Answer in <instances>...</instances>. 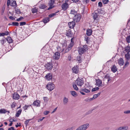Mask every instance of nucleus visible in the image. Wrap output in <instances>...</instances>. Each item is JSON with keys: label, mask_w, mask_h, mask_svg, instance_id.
Returning a JSON list of instances; mask_svg holds the SVG:
<instances>
[{"label": "nucleus", "mask_w": 130, "mask_h": 130, "mask_svg": "<svg viewBox=\"0 0 130 130\" xmlns=\"http://www.w3.org/2000/svg\"><path fill=\"white\" fill-rule=\"evenodd\" d=\"M89 126V124L86 123L81 125L75 130H86Z\"/></svg>", "instance_id": "nucleus-1"}, {"label": "nucleus", "mask_w": 130, "mask_h": 130, "mask_svg": "<svg viewBox=\"0 0 130 130\" xmlns=\"http://www.w3.org/2000/svg\"><path fill=\"white\" fill-rule=\"evenodd\" d=\"M87 46L86 45H84L82 47L80 48L78 50L79 54L80 55L83 54L87 50Z\"/></svg>", "instance_id": "nucleus-2"}, {"label": "nucleus", "mask_w": 130, "mask_h": 130, "mask_svg": "<svg viewBox=\"0 0 130 130\" xmlns=\"http://www.w3.org/2000/svg\"><path fill=\"white\" fill-rule=\"evenodd\" d=\"M46 87L50 91H52L54 88V85L51 82L49 83L46 85Z\"/></svg>", "instance_id": "nucleus-3"}, {"label": "nucleus", "mask_w": 130, "mask_h": 130, "mask_svg": "<svg viewBox=\"0 0 130 130\" xmlns=\"http://www.w3.org/2000/svg\"><path fill=\"white\" fill-rule=\"evenodd\" d=\"M76 82L77 85L79 86H82L84 84L83 79L82 78L80 79L78 78L77 79Z\"/></svg>", "instance_id": "nucleus-4"}, {"label": "nucleus", "mask_w": 130, "mask_h": 130, "mask_svg": "<svg viewBox=\"0 0 130 130\" xmlns=\"http://www.w3.org/2000/svg\"><path fill=\"white\" fill-rule=\"evenodd\" d=\"M80 15L79 14H77L74 16L73 20L74 22H79L80 20Z\"/></svg>", "instance_id": "nucleus-5"}, {"label": "nucleus", "mask_w": 130, "mask_h": 130, "mask_svg": "<svg viewBox=\"0 0 130 130\" xmlns=\"http://www.w3.org/2000/svg\"><path fill=\"white\" fill-rule=\"evenodd\" d=\"M45 66L46 69L48 70L52 69L53 67L52 64L51 62L47 63Z\"/></svg>", "instance_id": "nucleus-6"}, {"label": "nucleus", "mask_w": 130, "mask_h": 130, "mask_svg": "<svg viewBox=\"0 0 130 130\" xmlns=\"http://www.w3.org/2000/svg\"><path fill=\"white\" fill-rule=\"evenodd\" d=\"M20 96L17 92H15L13 94L12 98L15 100H18L20 98Z\"/></svg>", "instance_id": "nucleus-7"}, {"label": "nucleus", "mask_w": 130, "mask_h": 130, "mask_svg": "<svg viewBox=\"0 0 130 130\" xmlns=\"http://www.w3.org/2000/svg\"><path fill=\"white\" fill-rule=\"evenodd\" d=\"M60 57V54L58 52H57L54 53L53 57V58L56 60L58 59Z\"/></svg>", "instance_id": "nucleus-8"}, {"label": "nucleus", "mask_w": 130, "mask_h": 130, "mask_svg": "<svg viewBox=\"0 0 130 130\" xmlns=\"http://www.w3.org/2000/svg\"><path fill=\"white\" fill-rule=\"evenodd\" d=\"M33 104L34 106L40 107V102L39 100H36L34 102Z\"/></svg>", "instance_id": "nucleus-9"}, {"label": "nucleus", "mask_w": 130, "mask_h": 130, "mask_svg": "<svg viewBox=\"0 0 130 130\" xmlns=\"http://www.w3.org/2000/svg\"><path fill=\"white\" fill-rule=\"evenodd\" d=\"M128 129V127L127 126H121L117 129L116 130H127Z\"/></svg>", "instance_id": "nucleus-10"}, {"label": "nucleus", "mask_w": 130, "mask_h": 130, "mask_svg": "<svg viewBox=\"0 0 130 130\" xmlns=\"http://www.w3.org/2000/svg\"><path fill=\"white\" fill-rule=\"evenodd\" d=\"M45 77L48 80H50L52 78V75L50 73L47 74Z\"/></svg>", "instance_id": "nucleus-11"}, {"label": "nucleus", "mask_w": 130, "mask_h": 130, "mask_svg": "<svg viewBox=\"0 0 130 130\" xmlns=\"http://www.w3.org/2000/svg\"><path fill=\"white\" fill-rule=\"evenodd\" d=\"M96 85L99 87L103 86L102 82L99 79L96 80Z\"/></svg>", "instance_id": "nucleus-12"}, {"label": "nucleus", "mask_w": 130, "mask_h": 130, "mask_svg": "<svg viewBox=\"0 0 130 130\" xmlns=\"http://www.w3.org/2000/svg\"><path fill=\"white\" fill-rule=\"evenodd\" d=\"M68 4L66 3L63 4L61 5L62 9L64 10H66L68 8Z\"/></svg>", "instance_id": "nucleus-13"}, {"label": "nucleus", "mask_w": 130, "mask_h": 130, "mask_svg": "<svg viewBox=\"0 0 130 130\" xmlns=\"http://www.w3.org/2000/svg\"><path fill=\"white\" fill-rule=\"evenodd\" d=\"M10 6L14 8H15L17 6L16 2L15 1H11L10 2Z\"/></svg>", "instance_id": "nucleus-14"}, {"label": "nucleus", "mask_w": 130, "mask_h": 130, "mask_svg": "<svg viewBox=\"0 0 130 130\" xmlns=\"http://www.w3.org/2000/svg\"><path fill=\"white\" fill-rule=\"evenodd\" d=\"M73 72L75 73H77L79 69L77 66L74 67L72 69Z\"/></svg>", "instance_id": "nucleus-15"}, {"label": "nucleus", "mask_w": 130, "mask_h": 130, "mask_svg": "<svg viewBox=\"0 0 130 130\" xmlns=\"http://www.w3.org/2000/svg\"><path fill=\"white\" fill-rule=\"evenodd\" d=\"M68 24L69 27L71 28H74L75 25V23L74 21H72L68 23Z\"/></svg>", "instance_id": "nucleus-16"}, {"label": "nucleus", "mask_w": 130, "mask_h": 130, "mask_svg": "<svg viewBox=\"0 0 130 130\" xmlns=\"http://www.w3.org/2000/svg\"><path fill=\"white\" fill-rule=\"evenodd\" d=\"M9 34V32L7 31H5L4 32H0V37H3L5 36L8 35Z\"/></svg>", "instance_id": "nucleus-17"}, {"label": "nucleus", "mask_w": 130, "mask_h": 130, "mask_svg": "<svg viewBox=\"0 0 130 130\" xmlns=\"http://www.w3.org/2000/svg\"><path fill=\"white\" fill-rule=\"evenodd\" d=\"M98 13L96 12H94L92 14V16L93 19L94 20H98Z\"/></svg>", "instance_id": "nucleus-18"}, {"label": "nucleus", "mask_w": 130, "mask_h": 130, "mask_svg": "<svg viewBox=\"0 0 130 130\" xmlns=\"http://www.w3.org/2000/svg\"><path fill=\"white\" fill-rule=\"evenodd\" d=\"M74 37L72 38L71 40V42L69 44V46L70 47L72 48V46H73L74 44Z\"/></svg>", "instance_id": "nucleus-19"}, {"label": "nucleus", "mask_w": 130, "mask_h": 130, "mask_svg": "<svg viewBox=\"0 0 130 130\" xmlns=\"http://www.w3.org/2000/svg\"><path fill=\"white\" fill-rule=\"evenodd\" d=\"M124 61L122 58H120L118 60V63L119 64L120 66H122L124 64Z\"/></svg>", "instance_id": "nucleus-20"}, {"label": "nucleus", "mask_w": 130, "mask_h": 130, "mask_svg": "<svg viewBox=\"0 0 130 130\" xmlns=\"http://www.w3.org/2000/svg\"><path fill=\"white\" fill-rule=\"evenodd\" d=\"M6 38L7 41L9 43H10L13 42V40L11 37H8Z\"/></svg>", "instance_id": "nucleus-21"}, {"label": "nucleus", "mask_w": 130, "mask_h": 130, "mask_svg": "<svg viewBox=\"0 0 130 130\" xmlns=\"http://www.w3.org/2000/svg\"><path fill=\"white\" fill-rule=\"evenodd\" d=\"M7 41L6 38H4L0 40L1 44L3 45H4V44Z\"/></svg>", "instance_id": "nucleus-22"}, {"label": "nucleus", "mask_w": 130, "mask_h": 130, "mask_svg": "<svg viewBox=\"0 0 130 130\" xmlns=\"http://www.w3.org/2000/svg\"><path fill=\"white\" fill-rule=\"evenodd\" d=\"M111 70L113 73H115L117 71V69L116 66L115 65H113L111 68Z\"/></svg>", "instance_id": "nucleus-23"}, {"label": "nucleus", "mask_w": 130, "mask_h": 130, "mask_svg": "<svg viewBox=\"0 0 130 130\" xmlns=\"http://www.w3.org/2000/svg\"><path fill=\"white\" fill-rule=\"evenodd\" d=\"M63 102L64 105H66L68 102V98L66 97H64L63 99Z\"/></svg>", "instance_id": "nucleus-24"}, {"label": "nucleus", "mask_w": 130, "mask_h": 130, "mask_svg": "<svg viewBox=\"0 0 130 130\" xmlns=\"http://www.w3.org/2000/svg\"><path fill=\"white\" fill-rule=\"evenodd\" d=\"M22 111V109H20L15 114V116L17 117H19L20 115L21 114Z\"/></svg>", "instance_id": "nucleus-25"}, {"label": "nucleus", "mask_w": 130, "mask_h": 130, "mask_svg": "<svg viewBox=\"0 0 130 130\" xmlns=\"http://www.w3.org/2000/svg\"><path fill=\"white\" fill-rule=\"evenodd\" d=\"M92 30L91 29L87 30V31L86 34L88 36H90L92 34Z\"/></svg>", "instance_id": "nucleus-26"}, {"label": "nucleus", "mask_w": 130, "mask_h": 130, "mask_svg": "<svg viewBox=\"0 0 130 130\" xmlns=\"http://www.w3.org/2000/svg\"><path fill=\"white\" fill-rule=\"evenodd\" d=\"M70 13L75 15L77 14V12L76 11H75L74 9H72L71 10Z\"/></svg>", "instance_id": "nucleus-27"}, {"label": "nucleus", "mask_w": 130, "mask_h": 130, "mask_svg": "<svg viewBox=\"0 0 130 130\" xmlns=\"http://www.w3.org/2000/svg\"><path fill=\"white\" fill-rule=\"evenodd\" d=\"M125 50L127 53H129L130 52V47L127 46V47H125Z\"/></svg>", "instance_id": "nucleus-28"}, {"label": "nucleus", "mask_w": 130, "mask_h": 130, "mask_svg": "<svg viewBox=\"0 0 130 130\" xmlns=\"http://www.w3.org/2000/svg\"><path fill=\"white\" fill-rule=\"evenodd\" d=\"M81 91L84 92L86 93H88L90 91L89 89H87L85 88L82 89L81 90Z\"/></svg>", "instance_id": "nucleus-29"}, {"label": "nucleus", "mask_w": 130, "mask_h": 130, "mask_svg": "<svg viewBox=\"0 0 130 130\" xmlns=\"http://www.w3.org/2000/svg\"><path fill=\"white\" fill-rule=\"evenodd\" d=\"M49 21V18H45L43 19V21L45 23L48 22Z\"/></svg>", "instance_id": "nucleus-30"}, {"label": "nucleus", "mask_w": 130, "mask_h": 130, "mask_svg": "<svg viewBox=\"0 0 130 130\" xmlns=\"http://www.w3.org/2000/svg\"><path fill=\"white\" fill-rule=\"evenodd\" d=\"M70 92L72 95L74 96H77L76 93L75 91H71Z\"/></svg>", "instance_id": "nucleus-31"}, {"label": "nucleus", "mask_w": 130, "mask_h": 130, "mask_svg": "<svg viewBox=\"0 0 130 130\" xmlns=\"http://www.w3.org/2000/svg\"><path fill=\"white\" fill-rule=\"evenodd\" d=\"M15 13L17 14H20L21 13V12L20 10L18 9H17L15 8Z\"/></svg>", "instance_id": "nucleus-32"}, {"label": "nucleus", "mask_w": 130, "mask_h": 130, "mask_svg": "<svg viewBox=\"0 0 130 130\" xmlns=\"http://www.w3.org/2000/svg\"><path fill=\"white\" fill-rule=\"evenodd\" d=\"M7 112V110L5 109H0V113H5Z\"/></svg>", "instance_id": "nucleus-33"}, {"label": "nucleus", "mask_w": 130, "mask_h": 130, "mask_svg": "<svg viewBox=\"0 0 130 130\" xmlns=\"http://www.w3.org/2000/svg\"><path fill=\"white\" fill-rule=\"evenodd\" d=\"M76 59L78 61V62L80 63L82 62V58L81 56H79L77 57Z\"/></svg>", "instance_id": "nucleus-34"}, {"label": "nucleus", "mask_w": 130, "mask_h": 130, "mask_svg": "<svg viewBox=\"0 0 130 130\" xmlns=\"http://www.w3.org/2000/svg\"><path fill=\"white\" fill-rule=\"evenodd\" d=\"M125 57L127 60H129L130 59V56L129 53H127L125 54Z\"/></svg>", "instance_id": "nucleus-35"}, {"label": "nucleus", "mask_w": 130, "mask_h": 130, "mask_svg": "<svg viewBox=\"0 0 130 130\" xmlns=\"http://www.w3.org/2000/svg\"><path fill=\"white\" fill-rule=\"evenodd\" d=\"M126 40L127 43H130V34L129 36L126 37Z\"/></svg>", "instance_id": "nucleus-36"}, {"label": "nucleus", "mask_w": 130, "mask_h": 130, "mask_svg": "<svg viewBox=\"0 0 130 130\" xmlns=\"http://www.w3.org/2000/svg\"><path fill=\"white\" fill-rule=\"evenodd\" d=\"M93 109H91L89 110L86 113L85 115H88L89 114H90L92 113V111L93 110Z\"/></svg>", "instance_id": "nucleus-37"}, {"label": "nucleus", "mask_w": 130, "mask_h": 130, "mask_svg": "<svg viewBox=\"0 0 130 130\" xmlns=\"http://www.w3.org/2000/svg\"><path fill=\"white\" fill-rule=\"evenodd\" d=\"M32 13H34L37 12V10L36 8H35L32 9Z\"/></svg>", "instance_id": "nucleus-38"}, {"label": "nucleus", "mask_w": 130, "mask_h": 130, "mask_svg": "<svg viewBox=\"0 0 130 130\" xmlns=\"http://www.w3.org/2000/svg\"><path fill=\"white\" fill-rule=\"evenodd\" d=\"M72 48L70 47L69 46L65 50V52H67L70 50Z\"/></svg>", "instance_id": "nucleus-39"}, {"label": "nucleus", "mask_w": 130, "mask_h": 130, "mask_svg": "<svg viewBox=\"0 0 130 130\" xmlns=\"http://www.w3.org/2000/svg\"><path fill=\"white\" fill-rule=\"evenodd\" d=\"M46 7V6L44 4L41 5L39 6V8L41 9H44Z\"/></svg>", "instance_id": "nucleus-40"}, {"label": "nucleus", "mask_w": 130, "mask_h": 130, "mask_svg": "<svg viewBox=\"0 0 130 130\" xmlns=\"http://www.w3.org/2000/svg\"><path fill=\"white\" fill-rule=\"evenodd\" d=\"M73 86L74 88V89L75 90H78V89L77 87V85L76 84H74L73 85Z\"/></svg>", "instance_id": "nucleus-41"}, {"label": "nucleus", "mask_w": 130, "mask_h": 130, "mask_svg": "<svg viewBox=\"0 0 130 130\" xmlns=\"http://www.w3.org/2000/svg\"><path fill=\"white\" fill-rule=\"evenodd\" d=\"M54 0H51L49 2V4L51 6H52L54 4Z\"/></svg>", "instance_id": "nucleus-42"}, {"label": "nucleus", "mask_w": 130, "mask_h": 130, "mask_svg": "<svg viewBox=\"0 0 130 130\" xmlns=\"http://www.w3.org/2000/svg\"><path fill=\"white\" fill-rule=\"evenodd\" d=\"M44 102H46L48 101L49 99L46 97H44L43 98Z\"/></svg>", "instance_id": "nucleus-43"}, {"label": "nucleus", "mask_w": 130, "mask_h": 130, "mask_svg": "<svg viewBox=\"0 0 130 130\" xmlns=\"http://www.w3.org/2000/svg\"><path fill=\"white\" fill-rule=\"evenodd\" d=\"M12 23L13 26H18L19 24L18 22H13Z\"/></svg>", "instance_id": "nucleus-44"}, {"label": "nucleus", "mask_w": 130, "mask_h": 130, "mask_svg": "<svg viewBox=\"0 0 130 130\" xmlns=\"http://www.w3.org/2000/svg\"><path fill=\"white\" fill-rule=\"evenodd\" d=\"M98 12L99 14H103L104 13V11L101 9H99L98 11Z\"/></svg>", "instance_id": "nucleus-45"}, {"label": "nucleus", "mask_w": 130, "mask_h": 130, "mask_svg": "<svg viewBox=\"0 0 130 130\" xmlns=\"http://www.w3.org/2000/svg\"><path fill=\"white\" fill-rule=\"evenodd\" d=\"M5 6H3L2 7V11H1V14L2 15H3L4 13V11H5Z\"/></svg>", "instance_id": "nucleus-46"}, {"label": "nucleus", "mask_w": 130, "mask_h": 130, "mask_svg": "<svg viewBox=\"0 0 130 130\" xmlns=\"http://www.w3.org/2000/svg\"><path fill=\"white\" fill-rule=\"evenodd\" d=\"M109 2L108 0H103L102 2L104 4H107Z\"/></svg>", "instance_id": "nucleus-47"}, {"label": "nucleus", "mask_w": 130, "mask_h": 130, "mask_svg": "<svg viewBox=\"0 0 130 130\" xmlns=\"http://www.w3.org/2000/svg\"><path fill=\"white\" fill-rule=\"evenodd\" d=\"M20 26H22L24 25H25L26 24V23L25 22H21L20 23Z\"/></svg>", "instance_id": "nucleus-48"}, {"label": "nucleus", "mask_w": 130, "mask_h": 130, "mask_svg": "<svg viewBox=\"0 0 130 130\" xmlns=\"http://www.w3.org/2000/svg\"><path fill=\"white\" fill-rule=\"evenodd\" d=\"M99 88L98 87H96V88H93L92 90V91H94L96 90H99Z\"/></svg>", "instance_id": "nucleus-49"}, {"label": "nucleus", "mask_w": 130, "mask_h": 130, "mask_svg": "<svg viewBox=\"0 0 130 130\" xmlns=\"http://www.w3.org/2000/svg\"><path fill=\"white\" fill-rule=\"evenodd\" d=\"M124 113L126 114H130V110H127L124 111Z\"/></svg>", "instance_id": "nucleus-50"}, {"label": "nucleus", "mask_w": 130, "mask_h": 130, "mask_svg": "<svg viewBox=\"0 0 130 130\" xmlns=\"http://www.w3.org/2000/svg\"><path fill=\"white\" fill-rule=\"evenodd\" d=\"M110 77V76L108 74H107L106 75H105L104 78L105 79H108V78H109Z\"/></svg>", "instance_id": "nucleus-51"}, {"label": "nucleus", "mask_w": 130, "mask_h": 130, "mask_svg": "<svg viewBox=\"0 0 130 130\" xmlns=\"http://www.w3.org/2000/svg\"><path fill=\"white\" fill-rule=\"evenodd\" d=\"M29 106V105H25V106L23 107V108L25 110L27 109V108Z\"/></svg>", "instance_id": "nucleus-52"}, {"label": "nucleus", "mask_w": 130, "mask_h": 130, "mask_svg": "<svg viewBox=\"0 0 130 130\" xmlns=\"http://www.w3.org/2000/svg\"><path fill=\"white\" fill-rule=\"evenodd\" d=\"M56 13H53L51 14H50L49 15V17H53L56 15Z\"/></svg>", "instance_id": "nucleus-53"}, {"label": "nucleus", "mask_w": 130, "mask_h": 130, "mask_svg": "<svg viewBox=\"0 0 130 130\" xmlns=\"http://www.w3.org/2000/svg\"><path fill=\"white\" fill-rule=\"evenodd\" d=\"M129 64V63L128 62V61H126L125 63V64L124 65V67H123V68H124L127 67L128 65Z\"/></svg>", "instance_id": "nucleus-54"}, {"label": "nucleus", "mask_w": 130, "mask_h": 130, "mask_svg": "<svg viewBox=\"0 0 130 130\" xmlns=\"http://www.w3.org/2000/svg\"><path fill=\"white\" fill-rule=\"evenodd\" d=\"M89 37L87 36H85V40L86 41L87 43L88 40H89Z\"/></svg>", "instance_id": "nucleus-55"}, {"label": "nucleus", "mask_w": 130, "mask_h": 130, "mask_svg": "<svg viewBox=\"0 0 130 130\" xmlns=\"http://www.w3.org/2000/svg\"><path fill=\"white\" fill-rule=\"evenodd\" d=\"M23 18H24L23 17H21L20 18L17 19L16 20L17 21H19L21 20H22L23 19Z\"/></svg>", "instance_id": "nucleus-56"}, {"label": "nucleus", "mask_w": 130, "mask_h": 130, "mask_svg": "<svg viewBox=\"0 0 130 130\" xmlns=\"http://www.w3.org/2000/svg\"><path fill=\"white\" fill-rule=\"evenodd\" d=\"M30 119H29L25 121V123L26 125L28 124V123L29 122V121H30Z\"/></svg>", "instance_id": "nucleus-57"}, {"label": "nucleus", "mask_w": 130, "mask_h": 130, "mask_svg": "<svg viewBox=\"0 0 130 130\" xmlns=\"http://www.w3.org/2000/svg\"><path fill=\"white\" fill-rule=\"evenodd\" d=\"M49 112V111H45L44 112V114L45 115H47Z\"/></svg>", "instance_id": "nucleus-58"}, {"label": "nucleus", "mask_w": 130, "mask_h": 130, "mask_svg": "<svg viewBox=\"0 0 130 130\" xmlns=\"http://www.w3.org/2000/svg\"><path fill=\"white\" fill-rule=\"evenodd\" d=\"M99 6L101 7L102 6V3L101 2H99L98 3Z\"/></svg>", "instance_id": "nucleus-59"}, {"label": "nucleus", "mask_w": 130, "mask_h": 130, "mask_svg": "<svg viewBox=\"0 0 130 130\" xmlns=\"http://www.w3.org/2000/svg\"><path fill=\"white\" fill-rule=\"evenodd\" d=\"M15 103H13L11 105V107L12 108L15 107Z\"/></svg>", "instance_id": "nucleus-60"}, {"label": "nucleus", "mask_w": 130, "mask_h": 130, "mask_svg": "<svg viewBox=\"0 0 130 130\" xmlns=\"http://www.w3.org/2000/svg\"><path fill=\"white\" fill-rule=\"evenodd\" d=\"M17 124L15 125V127H18L19 126H21L20 123H19V124L18 123H17Z\"/></svg>", "instance_id": "nucleus-61"}, {"label": "nucleus", "mask_w": 130, "mask_h": 130, "mask_svg": "<svg viewBox=\"0 0 130 130\" xmlns=\"http://www.w3.org/2000/svg\"><path fill=\"white\" fill-rule=\"evenodd\" d=\"M8 130H16L14 129V128L13 127H11L10 128H9L8 129Z\"/></svg>", "instance_id": "nucleus-62"}, {"label": "nucleus", "mask_w": 130, "mask_h": 130, "mask_svg": "<svg viewBox=\"0 0 130 130\" xmlns=\"http://www.w3.org/2000/svg\"><path fill=\"white\" fill-rule=\"evenodd\" d=\"M9 19L12 20H15V18L12 16H10L9 17Z\"/></svg>", "instance_id": "nucleus-63"}, {"label": "nucleus", "mask_w": 130, "mask_h": 130, "mask_svg": "<svg viewBox=\"0 0 130 130\" xmlns=\"http://www.w3.org/2000/svg\"><path fill=\"white\" fill-rule=\"evenodd\" d=\"M85 101L87 102H89L90 101L89 98H87L85 99Z\"/></svg>", "instance_id": "nucleus-64"}]
</instances>
